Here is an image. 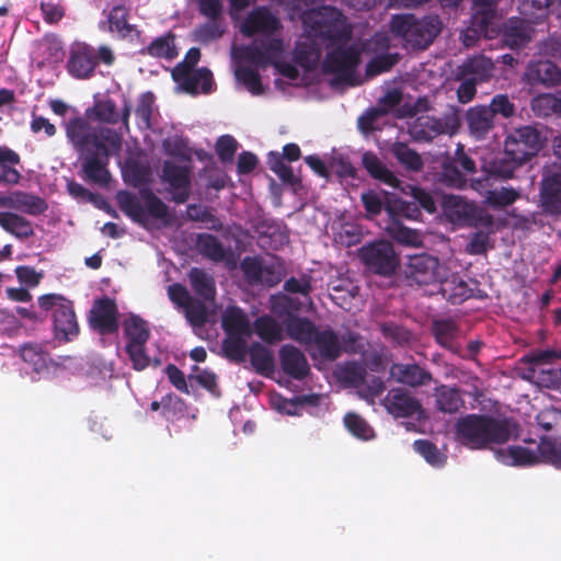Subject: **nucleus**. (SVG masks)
I'll use <instances>...</instances> for the list:
<instances>
[{
  "mask_svg": "<svg viewBox=\"0 0 561 561\" xmlns=\"http://www.w3.org/2000/svg\"><path fill=\"white\" fill-rule=\"evenodd\" d=\"M68 142L82 160V173L88 181L106 185L111 179L107 163L112 153L122 149V135L108 127H92L89 122L76 116L65 124Z\"/></svg>",
  "mask_w": 561,
  "mask_h": 561,
  "instance_id": "f257e3e1",
  "label": "nucleus"
},
{
  "mask_svg": "<svg viewBox=\"0 0 561 561\" xmlns=\"http://www.w3.org/2000/svg\"><path fill=\"white\" fill-rule=\"evenodd\" d=\"M516 430L517 424L513 419L489 414H467L455 424L457 440L462 446L474 450L506 444Z\"/></svg>",
  "mask_w": 561,
  "mask_h": 561,
  "instance_id": "f03ea898",
  "label": "nucleus"
},
{
  "mask_svg": "<svg viewBox=\"0 0 561 561\" xmlns=\"http://www.w3.org/2000/svg\"><path fill=\"white\" fill-rule=\"evenodd\" d=\"M302 23L307 37L328 42V47L345 44L352 38L351 25L334 7L323 5L305 12Z\"/></svg>",
  "mask_w": 561,
  "mask_h": 561,
  "instance_id": "7ed1b4c3",
  "label": "nucleus"
},
{
  "mask_svg": "<svg viewBox=\"0 0 561 561\" xmlns=\"http://www.w3.org/2000/svg\"><path fill=\"white\" fill-rule=\"evenodd\" d=\"M440 27L437 15L417 19L413 14H394L390 20L391 33L413 50L426 49L439 34Z\"/></svg>",
  "mask_w": 561,
  "mask_h": 561,
  "instance_id": "20e7f679",
  "label": "nucleus"
},
{
  "mask_svg": "<svg viewBox=\"0 0 561 561\" xmlns=\"http://www.w3.org/2000/svg\"><path fill=\"white\" fill-rule=\"evenodd\" d=\"M142 202L128 191L117 193V204L119 209L134 222L147 227L150 219L169 221V207L150 188L140 190Z\"/></svg>",
  "mask_w": 561,
  "mask_h": 561,
  "instance_id": "39448f33",
  "label": "nucleus"
},
{
  "mask_svg": "<svg viewBox=\"0 0 561 561\" xmlns=\"http://www.w3.org/2000/svg\"><path fill=\"white\" fill-rule=\"evenodd\" d=\"M284 43L280 38L255 39L242 49V57L256 67L272 65L282 76L296 80L299 70L290 62L282 60Z\"/></svg>",
  "mask_w": 561,
  "mask_h": 561,
  "instance_id": "423d86ee",
  "label": "nucleus"
},
{
  "mask_svg": "<svg viewBox=\"0 0 561 561\" xmlns=\"http://www.w3.org/2000/svg\"><path fill=\"white\" fill-rule=\"evenodd\" d=\"M38 305L44 311H51L55 335L59 341H71L79 334V324L72 301L57 294L38 297Z\"/></svg>",
  "mask_w": 561,
  "mask_h": 561,
  "instance_id": "0eeeda50",
  "label": "nucleus"
},
{
  "mask_svg": "<svg viewBox=\"0 0 561 561\" xmlns=\"http://www.w3.org/2000/svg\"><path fill=\"white\" fill-rule=\"evenodd\" d=\"M546 142V137L536 125L512 128L504 140V153L524 163L537 157Z\"/></svg>",
  "mask_w": 561,
  "mask_h": 561,
  "instance_id": "6e6552de",
  "label": "nucleus"
},
{
  "mask_svg": "<svg viewBox=\"0 0 561 561\" xmlns=\"http://www.w3.org/2000/svg\"><path fill=\"white\" fill-rule=\"evenodd\" d=\"M358 259L375 275L391 277L400 266V260L391 242L378 240L358 249Z\"/></svg>",
  "mask_w": 561,
  "mask_h": 561,
  "instance_id": "1a4fd4ad",
  "label": "nucleus"
},
{
  "mask_svg": "<svg viewBox=\"0 0 561 561\" xmlns=\"http://www.w3.org/2000/svg\"><path fill=\"white\" fill-rule=\"evenodd\" d=\"M337 45L327 53L322 62L323 72L335 75L339 81L352 84L356 68L360 64V50L355 45Z\"/></svg>",
  "mask_w": 561,
  "mask_h": 561,
  "instance_id": "9d476101",
  "label": "nucleus"
},
{
  "mask_svg": "<svg viewBox=\"0 0 561 561\" xmlns=\"http://www.w3.org/2000/svg\"><path fill=\"white\" fill-rule=\"evenodd\" d=\"M445 267L436 256L427 253L409 255L403 274L409 285H431L440 279Z\"/></svg>",
  "mask_w": 561,
  "mask_h": 561,
  "instance_id": "9b49d317",
  "label": "nucleus"
},
{
  "mask_svg": "<svg viewBox=\"0 0 561 561\" xmlns=\"http://www.w3.org/2000/svg\"><path fill=\"white\" fill-rule=\"evenodd\" d=\"M161 182L167 184L171 201L175 204H184L188 201L192 190V167L181 165L171 160L162 163Z\"/></svg>",
  "mask_w": 561,
  "mask_h": 561,
  "instance_id": "f8f14e48",
  "label": "nucleus"
},
{
  "mask_svg": "<svg viewBox=\"0 0 561 561\" xmlns=\"http://www.w3.org/2000/svg\"><path fill=\"white\" fill-rule=\"evenodd\" d=\"M389 48L390 41L383 34H375L363 44L364 53L375 55L366 65L365 75L367 78L388 72L399 62V54L389 53Z\"/></svg>",
  "mask_w": 561,
  "mask_h": 561,
  "instance_id": "ddd939ff",
  "label": "nucleus"
},
{
  "mask_svg": "<svg viewBox=\"0 0 561 561\" xmlns=\"http://www.w3.org/2000/svg\"><path fill=\"white\" fill-rule=\"evenodd\" d=\"M244 280L250 286L274 287L280 283L283 278V267L279 263H265L259 256H244L240 262Z\"/></svg>",
  "mask_w": 561,
  "mask_h": 561,
  "instance_id": "4468645a",
  "label": "nucleus"
},
{
  "mask_svg": "<svg viewBox=\"0 0 561 561\" xmlns=\"http://www.w3.org/2000/svg\"><path fill=\"white\" fill-rule=\"evenodd\" d=\"M539 197L540 206L546 214L561 215V163L543 169Z\"/></svg>",
  "mask_w": 561,
  "mask_h": 561,
  "instance_id": "2eb2a0df",
  "label": "nucleus"
},
{
  "mask_svg": "<svg viewBox=\"0 0 561 561\" xmlns=\"http://www.w3.org/2000/svg\"><path fill=\"white\" fill-rule=\"evenodd\" d=\"M119 311L114 299L104 296L93 301L88 321L94 331L101 335L116 333L119 329Z\"/></svg>",
  "mask_w": 561,
  "mask_h": 561,
  "instance_id": "dca6fc26",
  "label": "nucleus"
},
{
  "mask_svg": "<svg viewBox=\"0 0 561 561\" xmlns=\"http://www.w3.org/2000/svg\"><path fill=\"white\" fill-rule=\"evenodd\" d=\"M385 408L396 419L415 417L420 420L424 415L420 400L404 388H393L388 391Z\"/></svg>",
  "mask_w": 561,
  "mask_h": 561,
  "instance_id": "f3484780",
  "label": "nucleus"
},
{
  "mask_svg": "<svg viewBox=\"0 0 561 561\" xmlns=\"http://www.w3.org/2000/svg\"><path fill=\"white\" fill-rule=\"evenodd\" d=\"M280 28V21L266 7H257L244 19L241 33L247 37L260 34L265 39L274 38L272 35Z\"/></svg>",
  "mask_w": 561,
  "mask_h": 561,
  "instance_id": "a211bd4d",
  "label": "nucleus"
},
{
  "mask_svg": "<svg viewBox=\"0 0 561 561\" xmlns=\"http://www.w3.org/2000/svg\"><path fill=\"white\" fill-rule=\"evenodd\" d=\"M307 351L312 359L334 362L342 355L343 345L332 328L328 327L322 330L318 328Z\"/></svg>",
  "mask_w": 561,
  "mask_h": 561,
  "instance_id": "6ab92c4d",
  "label": "nucleus"
},
{
  "mask_svg": "<svg viewBox=\"0 0 561 561\" xmlns=\"http://www.w3.org/2000/svg\"><path fill=\"white\" fill-rule=\"evenodd\" d=\"M98 67L96 49L85 43H78L70 49L67 61L68 72L77 79H89Z\"/></svg>",
  "mask_w": 561,
  "mask_h": 561,
  "instance_id": "aec40b11",
  "label": "nucleus"
},
{
  "mask_svg": "<svg viewBox=\"0 0 561 561\" xmlns=\"http://www.w3.org/2000/svg\"><path fill=\"white\" fill-rule=\"evenodd\" d=\"M389 376L396 382L410 388H421L431 385L433 374L417 363H393L389 368Z\"/></svg>",
  "mask_w": 561,
  "mask_h": 561,
  "instance_id": "412c9836",
  "label": "nucleus"
},
{
  "mask_svg": "<svg viewBox=\"0 0 561 561\" xmlns=\"http://www.w3.org/2000/svg\"><path fill=\"white\" fill-rule=\"evenodd\" d=\"M283 373L294 380L301 381L310 374V365L305 353L293 344H284L278 351Z\"/></svg>",
  "mask_w": 561,
  "mask_h": 561,
  "instance_id": "4be33fe9",
  "label": "nucleus"
},
{
  "mask_svg": "<svg viewBox=\"0 0 561 561\" xmlns=\"http://www.w3.org/2000/svg\"><path fill=\"white\" fill-rule=\"evenodd\" d=\"M500 0H473L471 28L478 35L491 37Z\"/></svg>",
  "mask_w": 561,
  "mask_h": 561,
  "instance_id": "5701e85b",
  "label": "nucleus"
},
{
  "mask_svg": "<svg viewBox=\"0 0 561 561\" xmlns=\"http://www.w3.org/2000/svg\"><path fill=\"white\" fill-rule=\"evenodd\" d=\"M0 205L32 216L45 213L48 207L44 198L23 191H14L0 197Z\"/></svg>",
  "mask_w": 561,
  "mask_h": 561,
  "instance_id": "b1692460",
  "label": "nucleus"
},
{
  "mask_svg": "<svg viewBox=\"0 0 561 561\" xmlns=\"http://www.w3.org/2000/svg\"><path fill=\"white\" fill-rule=\"evenodd\" d=\"M478 206L460 196L447 195L444 198L443 211L446 218L458 226H468L476 218Z\"/></svg>",
  "mask_w": 561,
  "mask_h": 561,
  "instance_id": "393cba45",
  "label": "nucleus"
},
{
  "mask_svg": "<svg viewBox=\"0 0 561 561\" xmlns=\"http://www.w3.org/2000/svg\"><path fill=\"white\" fill-rule=\"evenodd\" d=\"M470 187L479 194L485 196V202L494 208H503L514 204L520 196L519 192L513 187H502L501 190H490L488 179H471Z\"/></svg>",
  "mask_w": 561,
  "mask_h": 561,
  "instance_id": "a878e982",
  "label": "nucleus"
},
{
  "mask_svg": "<svg viewBox=\"0 0 561 561\" xmlns=\"http://www.w3.org/2000/svg\"><path fill=\"white\" fill-rule=\"evenodd\" d=\"M437 283L442 296L453 305H459L472 297V289L457 273L445 276V272H443Z\"/></svg>",
  "mask_w": 561,
  "mask_h": 561,
  "instance_id": "bb28decb",
  "label": "nucleus"
},
{
  "mask_svg": "<svg viewBox=\"0 0 561 561\" xmlns=\"http://www.w3.org/2000/svg\"><path fill=\"white\" fill-rule=\"evenodd\" d=\"M465 118L470 134L477 139L485 138L494 128V117L486 105L470 107Z\"/></svg>",
  "mask_w": 561,
  "mask_h": 561,
  "instance_id": "cd10ccee",
  "label": "nucleus"
},
{
  "mask_svg": "<svg viewBox=\"0 0 561 561\" xmlns=\"http://www.w3.org/2000/svg\"><path fill=\"white\" fill-rule=\"evenodd\" d=\"M362 164L374 180H377L392 188H401L402 182L391 170L387 168L375 152H364L362 156Z\"/></svg>",
  "mask_w": 561,
  "mask_h": 561,
  "instance_id": "c85d7f7f",
  "label": "nucleus"
},
{
  "mask_svg": "<svg viewBox=\"0 0 561 561\" xmlns=\"http://www.w3.org/2000/svg\"><path fill=\"white\" fill-rule=\"evenodd\" d=\"M221 327L226 335L251 336L253 334L248 314L238 306H230L224 311Z\"/></svg>",
  "mask_w": 561,
  "mask_h": 561,
  "instance_id": "c756f323",
  "label": "nucleus"
},
{
  "mask_svg": "<svg viewBox=\"0 0 561 561\" xmlns=\"http://www.w3.org/2000/svg\"><path fill=\"white\" fill-rule=\"evenodd\" d=\"M523 164V161H517L515 157L504 153L503 157H496L483 163V175L480 179H488V182L490 179H511Z\"/></svg>",
  "mask_w": 561,
  "mask_h": 561,
  "instance_id": "7c9ffc66",
  "label": "nucleus"
},
{
  "mask_svg": "<svg viewBox=\"0 0 561 561\" xmlns=\"http://www.w3.org/2000/svg\"><path fill=\"white\" fill-rule=\"evenodd\" d=\"M284 325L288 336L304 345L306 350L310 347V342L318 330L310 319L299 316H289L284 321Z\"/></svg>",
  "mask_w": 561,
  "mask_h": 561,
  "instance_id": "2f4dec72",
  "label": "nucleus"
},
{
  "mask_svg": "<svg viewBox=\"0 0 561 561\" xmlns=\"http://www.w3.org/2000/svg\"><path fill=\"white\" fill-rule=\"evenodd\" d=\"M533 28L523 20L511 19L503 31V42L512 49L525 47L531 39Z\"/></svg>",
  "mask_w": 561,
  "mask_h": 561,
  "instance_id": "473e14b6",
  "label": "nucleus"
},
{
  "mask_svg": "<svg viewBox=\"0 0 561 561\" xmlns=\"http://www.w3.org/2000/svg\"><path fill=\"white\" fill-rule=\"evenodd\" d=\"M21 163L20 154L8 146H0V184L15 185L22 175L15 168Z\"/></svg>",
  "mask_w": 561,
  "mask_h": 561,
  "instance_id": "72a5a7b5",
  "label": "nucleus"
},
{
  "mask_svg": "<svg viewBox=\"0 0 561 561\" xmlns=\"http://www.w3.org/2000/svg\"><path fill=\"white\" fill-rule=\"evenodd\" d=\"M252 331L268 345H274L284 340L282 324L270 314L257 317L253 322Z\"/></svg>",
  "mask_w": 561,
  "mask_h": 561,
  "instance_id": "f704fd0d",
  "label": "nucleus"
},
{
  "mask_svg": "<svg viewBox=\"0 0 561 561\" xmlns=\"http://www.w3.org/2000/svg\"><path fill=\"white\" fill-rule=\"evenodd\" d=\"M436 409L443 413H456L465 405L461 391L457 387L440 385L435 388Z\"/></svg>",
  "mask_w": 561,
  "mask_h": 561,
  "instance_id": "c9c22d12",
  "label": "nucleus"
},
{
  "mask_svg": "<svg viewBox=\"0 0 561 561\" xmlns=\"http://www.w3.org/2000/svg\"><path fill=\"white\" fill-rule=\"evenodd\" d=\"M493 70L492 59L483 55L473 56L459 67L461 76H467L477 82L488 81L493 76Z\"/></svg>",
  "mask_w": 561,
  "mask_h": 561,
  "instance_id": "e433bc0d",
  "label": "nucleus"
},
{
  "mask_svg": "<svg viewBox=\"0 0 561 561\" xmlns=\"http://www.w3.org/2000/svg\"><path fill=\"white\" fill-rule=\"evenodd\" d=\"M410 135L416 141H432L443 134L440 119L430 115H421L410 126Z\"/></svg>",
  "mask_w": 561,
  "mask_h": 561,
  "instance_id": "4c0bfd02",
  "label": "nucleus"
},
{
  "mask_svg": "<svg viewBox=\"0 0 561 561\" xmlns=\"http://www.w3.org/2000/svg\"><path fill=\"white\" fill-rule=\"evenodd\" d=\"M0 227L16 239L25 240L34 236L30 220L11 211H0Z\"/></svg>",
  "mask_w": 561,
  "mask_h": 561,
  "instance_id": "58836bf2",
  "label": "nucleus"
},
{
  "mask_svg": "<svg viewBox=\"0 0 561 561\" xmlns=\"http://www.w3.org/2000/svg\"><path fill=\"white\" fill-rule=\"evenodd\" d=\"M140 54L167 60L176 58L179 51L175 45V35L169 31L167 34L156 37L147 47L140 50Z\"/></svg>",
  "mask_w": 561,
  "mask_h": 561,
  "instance_id": "ea45409f",
  "label": "nucleus"
},
{
  "mask_svg": "<svg viewBox=\"0 0 561 561\" xmlns=\"http://www.w3.org/2000/svg\"><path fill=\"white\" fill-rule=\"evenodd\" d=\"M191 286L195 294L206 301H213L216 297V284L214 277L199 267H193L188 273Z\"/></svg>",
  "mask_w": 561,
  "mask_h": 561,
  "instance_id": "a19ab883",
  "label": "nucleus"
},
{
  "mask_svg": "<svg viewBox=\"0 0 561 561\" xmlns=\"http://www.w3.org/2000/svg\"><path fill=\"white\" fill-rule=\"evenodd\" d=\"M250 363L254 370L263 376H270L275 368L272 352L262 343L253 342L249 346Z\"/></svg>",
  "mask_w": 561,
  "mask_h": 561,
  "instance_id": "79ce46f5",
  "label": "nucleus"
},
{
  "mask_svg": "<svg viewBox=\"0 0 561 561\" xmlns=\"http://www.w3.org/2000/svg\"><path fill=\"white\" fill-rule=\"evenodd\" d=\"M123 331L127 339L126 344H147L150 337L148 323L136 314H130L124 320Z\"/></svg>",
  "mask_w": 561,
  "mask_h": 561,
  "instance_id": "37998d69",
  "label": "nucleus"
},
{
  "mask_svg": "<svg viewBox=\"0 0 561 561\" xmlns=\"http://www.w3.org/2000/svg\"><path fill=\"white\" fill-rule=\"evenodd\" d=\"M391 153L405 170L410 172L422 171L424 163L421 154L410 148L408 144L394 142L391 147Z\"/></svg>",
  "mask_w": 561,
  "mask_h": 561,
  "instance_id": "c03bdc74",
  "label": "nucleus"
},
{
  "mask_svg": "<svg viewBox=\"0 0 561 561\" xmlns=\"http://www.w3.org/2000/svg\"><path fill=\"white\" fill-rule=\"evenodd\" d=\"M385 210L387 211L390 220H419L422 215L419 206L414 202H407L400 198L387 201L385 204Z\"/></svg>",
  "mask_w": 561,
  "mask_h": 561,
  "instance_id": "a18cd8bd",
  "label": "nucleus"
},
{
  "mask_svg": "<svg viewBox=\"0 0 561 561\" xmlns=\"http://www.w3.org/2000/svg\"><path fill=\"white\" fill-rule=\"evenodd\" d=\"M245 337V335H226L221 350L227 359L236 364H241L245 360L249 352Z\"/></svg>",
  "mask_w": 561,
  "mask_h": 561,
  "instance_id": "49530a36",
  "label": "nucleus"
},
{
  "mask_svg": "<svg viewBox=\"0 0 561 561\" xmlns=\"http://www.w3.org/2000/svg\"><path fill=\"white\" fill-rule=\"evenodd\" d=\"M87 116L105 124H117L119 114L113 100H99L91 108L87 110Z\"/></svg>",
  "mask_w": 561,
  "mask_h": 561,
  "instance_id": "de8ad7c7",
  "label": "nucleus"
},
{
  "mask_svg": "<svg viewBox=\"0 0 561 561\" xmlns=\"http://www.w3.org/2000/svg\"><path fill=\"white\" fill-rule=\"evenodd\" d=\"M433 335L436 342L447 350H454V343L458 335V325L450 319L437 320L433 323Z\"/></svg>",
  "mask_w": 561,
  "mask_h": 561,
  "instance_id": "09e8293b",
  "label": "nucleus"
},
{
  "mask_svg": "<svg viewBox=\"0 0 561 561\" xmlns=\"http://www.w3.org/2000/svg\"><path fill=\"white\" fill-rule=\"evenodd\" d=\"M196 244L203 256L214 262L224 261L226 252L222 243L216 236L210 233H201L197 236Z\"/></svg>",
  "mask_w": 561,
  "mask_h": 561,
  "instance_id": "8fccbe9b",
  "label": "nucleus"
},
{
  "mask_svg": "<svg viewBox=\"0 0 561 561\" xmlns=\"http://www.w3.org/2000/svg\"><path fill=\"white\" fill-rule=\"evenodd\" d=\"M379 329L387 341L398 346H409L414 340L409 329L392 321L380 323Z\"/></svg>",
  "mask_w": 561,
  "mask_h": 561,
  "instance_id": "3c124183",
  "label": "nucleus"
},
{
  "mask_svg": "<svg viewBox=\"0 0 561 561\" xmlns=\"http://www.w3.org/2000/svg\"><path fill=\"white\" fill-rule=\"evenodd\" d=\"M387 230L389 234L401 244L419 245L422 242L420 233L415 229L404 226L399 219H389Z\"/></svg>",
  "mask_w": 561,
  "mask_h": 561,
  "instance_id": "603ef678",
  "label": "nucleus"
},
{
  "mask_svg": "<svg viewBox=\"0 0 561 561\" xmlns=\"http://www.w3.org/2000/svg\"><path fill=\"white\" fill-rule=\"evenodd\" d=\"M128 8L123 4L114 5L107 15L108 31L117 32L123 36L129 35L133 32V25L128 23Z\"/></svg>",
  "mask_w": 561,
  "mask_h": 561,
  "instance_id": "864d4df0",
  "label": "nucleus"
},
{
  "mask_svg": "<svg viewBox=\"0 0 561 561\" xmlns=\"http://www.w3.org/2000/svg\"><path fill=\"white\" fill-rule=\"evenodd\" d=\"M506 457L510 460L505 462L512 466L527 467L539 462L538 449L533 450L524 446H510L506 449Z\"/></svg>",
  "mask_w": 561,
  "mask_h": 561,
  "instance_id": "5fc2aeb1",
  "label": "nucleus"
},
{
  "mask_svg": "<svg viewBox=\"0 0 561 561\" xmlns=\"http://www.w3.org/2000/svg\"><path fill=\"white\" fill-rule=\"evenodd\" d=\"M523 10L536 18L547 13L557 14L561 18V0H524Z\"/></svg>",
  "mask_w": 561,
  "mask_h": 561,
  "instance_id": "6e6d98bb",
  "label": "nucleus"
},
{
  "mask_svg": "<svg viewBox=\"0 0 561 561\" xmlns=\"http://www.w3.org/2000/svg\"><path fill=\"white\" fill-rule=\"evenodd\" d=\"M344 425L355 437L368 440L375 436L373 427L360 415L350 412L344 416Z\"/></svg>",
  "mask_w": 561,
  "mask_h": 561,
  "instance_id": "4d7b16f0",
  "label": "nucleus"
},
{
  "mask_svg": "<svg viewBox=\"0 0 561 561\" xmlns=\"http://www.w3.org/2000/svg\"><path fill=\"white\" fill-rule=\"evenodd\" d=\"M414 450L420 454L430 465L442 467L447 457L439 451L437 446L428 439H417L413 443Z\"/></svg>",
  "mask_w": 561,
  "mask_h": 561,
  "instance_id": "13d9d810",
  "label": "nucleus"
},
{
  "mask_svg": "<svg viewBox=\"0 0 561 561\" xmlns=\"http://www.w3.org/2000/svg\"><path fill=\"white\" fill-rule=\"evenodd\" d=\"M236 78L240 81L253 95L263 93V84L259 71L249 66H240L236 69Z\"/></svg>",
  "mask_w": 561,
  "mask_h": 561,
  "instance_id": "bf43d9fd",
  "label": "nucleus"
},
{
  "mask_svg": "<svg viewBox=\"0 0 561 561\" xmlns=\"http://www.w3.org/2000/svg\"><path fill=\"white\" fill-rule=\"evenodd\" d=\"M154 103V95L152 92H145L138 98L137 106L135 110L138 119V126L142 129L151 128L152 106Z\"/></svg>",
  "mask_w": 561,
  "mask_h": 561,
  "instance_id": "052dcab7",
  "label": "nucleus"
},
{
  "mask_svg": "<svg viewBox=\"0 0 561 561\" xmlns=\"http://www.w3.org/2000/svg\"><path fill=\"white\" fill-rule=\"evenodd\" d=\"M404 194H409L412 196L414 203L420 207H422L428 214H434L436 211V203L430 192L426 190L408 184L405 187L400 188Z\"/></svg>",
  "mask_w": 561,
  "mask_h": 561,
  "instance_id": "680f3d73",
  "label": "nucleus"
},
{
  "mask_svg": "<svg viewBox=\"0 0 561 561\" xmlns=\"http://www.w3.org/2000/svg\"><path fill=\"white\" fill-rule=\"evenodd\" d=\"M184 313L186 320L193 328H202L207 322L208 310L204 302L194 299L185 306Z\"/></svg>",
  "mask_w": 561,
  "mask_h": 561,
  "instance_id": "e2e57ef3",
  "label": "nucleus"
},
{
  "mask_svg": "<svg viewBox=\"0 0 561 561\" xmlns=\"http://www.w3.org/2000/svg\"><path fill=\"white\" fill-rule=\"evenodd\" d=\"M213 84L214 78L211 71L206 67H202L193 72L191 85H188L186 92L196 94L199 88L203 93H209L213 90Z\"/></svg>",
  "mask_w": 561,
  "mask_h": 561,
  "instance_id": "0e129e2a",
  "label": "nucleus"
},
{
  "mask_svg": "<svg viewBox=\"0 0 561 561\" xmlns=\"http://www.w3.org/2000/svg\"><path fill=\"white\" fill-rule=\"evenodd\" d=\"M442 179L447 185L458 190L467 187L468 184L463 172L453 160L443 164Z\"/></svg>",
  "mask_w": 561,
  "mask_h": 561,
  "instance_id": "69168bd1",
  "label": "nucleus"
},
{
  "mask_svg": "<svg viewBox=\"0 0 561 561\" xmlns=\"http://www.w3.org/2000/svg\"><path fill=\"white\" fill-rule=\"evenodd\" d=\"M366 368L357 362H347L341 369V377L344 381L354 387H360L366 382Z\"/></svg>",
  "mask_w": 561,
  "mask_h": 561,
  "instance_id": "338daca9",
  "label": "nucleus"
},
{
  "mask_svg": "<svg viewBox=\"0 0 561 561\" xmlns=\"http://www.w3.org/2000/svg\"><path fill=\"white\" fill-rule=\"evenodd\" d=\"M267 164L270 170H272L283 182L285 183H294V172L293 169L284 162V158L278 152H270L267 157Z\"/></svg>",
  "mask_w": 561,
  "mask_h": 561,
  "instance_id": "774afa93",
  "label": "nucleus"
}]
</instances>
